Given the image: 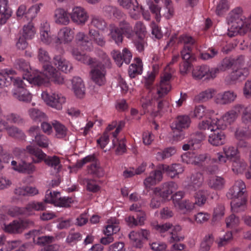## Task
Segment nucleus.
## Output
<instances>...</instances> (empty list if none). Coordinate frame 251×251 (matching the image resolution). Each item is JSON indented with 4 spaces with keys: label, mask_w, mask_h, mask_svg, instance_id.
<instances>
[{
    "label": "nucleus",
    "mask_w": 251,
    "mask_h": 251,
    "mask_svg": "<svg viewBox=\"0 0 251 251\" xmlns=\"http://www.w3.org/2000/svg\"><path fill=\"white\" fill-rule=\"evenodd\" d=\"M191 120L187 115L178 116L175 121L172 124L171 128L174 133V136H176L177 139L184 138L182 130L188 128L190 125Z\"/></svg>",
    "instance_id": "nucleus-9"
},
{
    "label": "nucleus",
    "mask_w": 251,
    "mask_h": 251,
    "mask_svg": "<svg viewBox=\"0 0 251 251\" xmlns=\"http://www.w3.org/2000/svg\"><path fill=\"white\" fill-rule=\"evenodd\" d=\"M60 193L58 192H50L48 191L45 196V202L46 203L53 204L56 205L57 201L59 199Z\"/></svg>",
    "instance_id": "nucleus-58"
},
{
    "label": "nucleus",
    "mask_w": 251,
    "mask_h": 251,
    "mask_svg": "<svg viewBox=\"0 0 251 251\" xmlns=\"http://www.w3.org/2000/svg\"><path fill=\"white\" fill-rule=\"evenodd\" d=\"M195 40L191 36L183 34L178 39V44H183L184 47L181 51V56L184 63H192L196 61V57L192 53L193 46L195 44Z\"/></svg>",
    "instance_id": "nucleus-6"
},
{
    "label": "nucleus",
    "mask_w": 251,
    "mask_h": 251,
    "mask_svg": "<svg viewBox=\"0 0 251 251\" xmlns=\"http://www.w3.org/2000/svg\"><path fill=\"white\" fill-rule=\"evenodd\" d=\"M169 102L165 100H161L158 102L157 104V113L158 114L162 115L167 112L171 111Z\"/></svg>",
    "instance_id": "nucleus-64"
},
{
    "label": "nucleus",
    "mask_w": 251,
    "mask_h": 251,
    "mask_svg": "<svg viewBox=\"0 0 251 251\" xmlns=\"http://www.w3.org/2000/svg\"><path fill=\"white\" fill-rule=\"evenodd\" d=\"M172 77L171 73L165 72L161 76L159 84L156 85V94L159 98H161L167 95L171 89L170 83Z\"/></svg>",
    "instance_id": "nucleus-14"
},
{
    "label": "nucleus",
    "mask_w": 251,
    "mask_h": 251,
    "mask_svg": "<svg viewBox=\"0 0 251 251\" xmlns=\"http://www.w3.org/2000/svg\"><path fill=\"white\" fill-rule=\"evenodd\" d=\"M29 234L33 238L34 243L40 246H44L55 241V238L52 236H43L38 237L36 239V236L40 234V230H39L30 231Z\"/></svg>",
    "instance_id": "nucleus-26"
},
{
    "label": "nucleus",
    "mask_w": 251,
    "mask_h": 251,
    "mask_svg": "<svg viewBox=\"0 0 251 251\" xmlns=\"http://www.w3.org/2000/svg\"><path fill=\"white\" fill-rule=\"evenodd\" d=\"M11 14V10L8 6V0H0V25L4 24Z\"/></svg>",
    "instance_id": "nucleus-30"
},
{
    "label": "nucleus",
    "mask_w": 251,
    "mask_h": 251,
    "mask_svg": "<svg viewBox=\"0 0 251 251\" xmlns=\"http://www.w3.org/2000/svg\"><path fill=\"white\" fill-rule=\"evenodd\" d=\"M216 91L213 88H209L200 93L195 97V100L199 102L206 101L212 99Z\"/></svg>",
    "instance_id": "nucleus-45"
},
{
    "label": "nucleus",
    "mask_w": 251,
    "mask_h": 251,
    "mask_svg": "<svg viewBox=\"0 0 251 251\" xmlns=\"http://www.w3.org/2000/svg\"><path fill=\"white\" fill-rule=\"evenodd\" d=\"M153 95V92L150 93V92H149L147 96H143L140 100L141 106L144 110L145 112L152 109L154 101L155 100V97Z\"/></svg>",
    "instance_id": "nucleus-37"
},
{
    "label": "nucleus",
    "mask_w": 251,
    "mask_h": 251,
    "mask_svg": "<svg viewBox=\"0 0 251 251\" xmlns=\"http://www.w3.org/2000/svg\"><path fill=\"white\" fill-rule=\"evenodd\" d=\"M87 172L88 174L99 177H102L105 174L103 169L100 166V163L97 161L88 166Z\"/></svg>",
    "instance_id": "nucleus-40"
},
{
    "label": "nucleus",
    "mask_w": 251,
    "mask_h": 251,
    "mask_svg": "<svg viewBox=\"0 0 251 251\" xmlns=\"http://www.w3.org/2000/svg\"><path fill=\"white\" fill-rule=\"evenodd\" d=\"M246 107L241 104L235 105L231 110L223 115L220 119L217 118L218 126L221 129H225L228 125L233 123L238 117L239 113L243 111Z\"/></svg>",
    "instance_id": "nucleus-8"
},
{
    "label": "nucleus",
    "mask_w": 251,
    "mask_h": 251,
    "mask_svg": "<svg viewBox=\"0 0 251 251\" xmlns=\"http://www.w3.org/2000/svg\"><path fill=\"white\" fill-rule=\"evenodd\" d=\"M72 90L75 97L82 99L85 96L86 88L84 82L79 76H74L71 79Z\"/></svg>",
    "instance_id": "nucleus-15"
},
{
    "label": "nucleus",
    "mask_w": 251,
    "mask_h": 251,
    "mask_svg": "<svg viewBox=\"0 0 251 251\" xmlns=\"http://www.w3.org/2000/svg\"><path fill=\"white\" fill-rule=\"evenodd\" d=\"M158 68V64H154L152 66V71L148 73V75L145 77V86L150 93L153 92V91L155 87L153 86V84Z\"/></svg>",
    "instance_id": "nucleus-32"
},
{
    "label": "nucleus",
    "mask_w": 251,
    "mask_h": 251,
    "mask_svg": "<svg viewBox=\"0 0 251 251\" xmlns=\"http://www.w3.org/2000/svg\"><path fill=\"white\" fill-rule=\"evenodd\" d=\"M28 114L30 118L35 122L41 121L46 118L44 112L34 108H30L28 110Z\"/></svg>",
    "instance_id": "nucleus-49"
},
{
    "label": "nucleus",
    "mask_w": 251,
    "mask_h": 251,
    "mask_svg": "<svg viewBox=\"0 0 251 251\" xmlns=\"http://www.w3.org/2000/svg\"><path fill=\"white\" fill-rule=\"evenodd\" d=\"M159 169L166 172L172 178L182 174L184 171L183 167L179 164H174L171 166L162 164L159 166Z\"/></svg>",
    "instance_id": "nucleus-25"
},
{
    "label": "nucleus",
    "mask_w": 251,
    "mask_h": 251,
    "mask_svg": "<svg viewBox=\"0 0 251 251\" xmlns=\"http://www.w3.org/2000/svg\"><path fill=\"white\" fill-rule=\"evenodd\" d=\"M251 126V105L244 109L241 115V124L236 129L235 137L239 140L249 138L251 136L249 128Z\"/></svg>",
    "instance_id": "nucleus-5"
},
{
    "label": "nucleus",
    "mask_w": 251,
    "mask_h": 251,
    "mask_svg": "<svg viewBox=\"0 0 251 251\" xmlns=\"http://www.w3.org/2000/svg\"><path fill=\"white\" fill-rule=\"evenodd\" d=\"M216 71L209 68L206 65H195L192 72V76L197 80L213 79L216 77Z\"/></svg>",
    "instance_id": "nucleus-10"
},
{
    "label": "nucleus",
    "mask_w": 251,
    "mask_h": 251,
    "mask_svg": "<svg viewBox=\"0 0 251 251\" xmlns=\"http://www.w3.org/2000/svg\"><path fill=\"white\" fill-rule=\"evenodd\" d=\"M246 185L243 180H237L229 190L227 197L229 199L246 197Z\"/></svg>",
    "instance_id": "nucleus-18"
},
{
    "label": "nucleus",
    "mask_w": 251,
    "mask_h": 251,
    "mask_svg": "<svg viewBox=\"0 0 251 251\" xmlns=\"http://www.w3.org/2000/svg\"><path fill=\"white\" fill-rule=\"evenodd\" d=\"M35 33V28L32 24L29 23L23 27V36L26 39H31L34 37Z\"/></svg>",
    "instance_id": "nucleus-57"
},
{
    "label": "nucleus",
    "mask_w": 251,
    "mask_h": 251,
    "mask_svg": "<svg viewBox=\"0 0 251 251\" xmlns=\"http://www.w3.org/2000/svg\"><path fill=\"white\" fill-rule=\"evenodd\" d=\"M38 59L41 63H50L51 59L48 52L43 48L38 50Z\"/></svg>",
    "instance_id": "nucleus-61"
},
{
    "label": "nucleus",
    "mask_w": 251,
    "mask_h": 251,
    "mask_svg": "<svg viewBox=\"0 0 251 251\" xmlns=\"http://www.w3.org/2000/svg\"><path fill=\"white\" fill-rule=\"evenodd\" d=\"M191 184L188 187V189L190 192L202 189L201 187L203 182V178L201 174L196 173L191 176Z\"/></svg>",
    "instance_id": "nucleus-35"
},
{
    "label": "nucleus",
    "mask_w": 251,
    "mask_h": 251,
    "mask_svg": "<svg viewBox=\"0 0 251 251\" xmlns=\"http://www.w3.org/2000/svg\"><path fill=\"white\" fill-rule=\"evenodd\" d=\"M71 53L73 57L78 61H81L82 63H96V61L92 58L81 52L77 48H73Z\"/></svg>",
    "instance_id": "nucleus-39"
},
{
    "label": "nucleus",
    "mask_w": 251,
    "mask_h": 251,
    "mask_svg": "<svg viewBox=\"0 0 251 251\" xmlns=\"http://www.w3.org/2000/svg\"><path fill=\"white\" fill-rule=\"evenodd\" d=\"M194 191L195 192L194 194L195 202H193L195 206H202L206 201V191L203 189Z\"/></svg>",
    "instance_id": "nucleus-43"
},
{
    "label": "nucleus",
    "mask_w": 251,
    "mask_h": 251,
    "mask_svg": "<svg viewBox=\"0 0 251 251\" xmlns=\"http://www.w3.org/2000/svg\"><path fill=\"white\" fill-rule=\"evenodd\" d=\"M232 210L234 212L244 211L247 207V197L230 199Z\"/></svg>",
    "instance_id": "nucleus-33"
},
{
    "label": "nucleus",
    "mask_w": 251,
    "mask_h": 251,
    "mask_svg": "<svg viewBox=\"0 0 251 251\" xmlns=\"http://www.w3.org/2000/svg\"><path fill=\"white\" fill-rule=\"evenodd\" d=\"M162 179V173L160 170H154L150 173L149 176L144 180V183L146 188L156 184Z\"/></svg>",
    "instance_id": "nucleus-29"
},
{
    "label": "nucleus",
    "mask_w": 251,
    "mask_h": 251,
    "mask_svg": "<svg viewBox=\"0 0 251 251\" xmlns=\"http://www.w3.org/2000/svg\"><path fill=\"white\" fill-rule=\"evenodd\" d=\"M225 214V207L222 205H218L214 208L212 215V221L215 222L220 220Z\"/></svg>",
    "instance_id": "nucleus-60"
},
{
    "label": "nucleus",
    "mask_w": 251,
    "mask_h": 251,
    "mask_svg": "<svg viewBox=\"0 0 251 251\" xmlns=\"http://www.w3.org/2000/svg\"><path fill=\"white\" fill-rule=\"evenodd\" d=\"M109 29L108 36L109 38L118 46L121 45L123 41V35L130 39L134 34L132 26L125 21L120 22L119 26L114 24L110 25Z\"/></svg>",
    "instance_id": "nucleus-4"
},
{
    "label": "nucleus",
    "mask_w": 251,
    "mask_h": 251,
    "mask_svg": "<svg viewBox=\"0 0 251 251\" xmlns=\"http://www.w3.org/2000/svg\"><path fill=\"white\" fill-rule=\"evenodd\" d=\"M214 241V237L212 234L206 235L203 239L199 251H208Z\"/></svg>",
    "instance_id": "nucleus-51"
},
{
    "label": "nucleus",
    "mask_w": 251,
    "mask_h": 251,
    "mask_svg": "<svg viewBox=\"0 0 251 251\" xmlns=\"http://www.w3.org/2000/svg\"><path fill=\"white\" fill-rule=\"evenodd\" d=\"M178 188L177 184L173 181L164 183L160 188V196L164 201H168L169 196Z\"/></svg>",
    "instance_id": "nucleus-21"
},
{
    "label": "nucleus",
    "mask_w": 251,
    "mask_h": 251,
    "mask_svg": "<svg viewBox=\"0 0 251 251\" xmlns=\"http://www.w3.org/2000/svg\"><path fill=\"white\" fill-rule=\"evenodd\" d=\"M230 163L231 170L235 174H243L248 167L247 162L240 156L231 160Z\"/></svg>",
    "instance_id": "nucleus-24"
},
{
    "label": "nucleus",
    "mask_w": 251,
    "mask_h": 251,
    "mask_svg": "<svg viewBox=\"0 0 251 251\" xmlns=\"http://www.w3.org/2000/svg\"><path fill=\"white\" fill-rule=\"evenodd\" d=\"M41 6H42V3L35 4L31 6L25 13V18H26L28 21H32L39 12Z\"/></svg>",
    "instance_id": "nucleus-56"
},
{
    "label": "nucleus",
    "mask_w": 251,
    "mask_h": 251,
    "mask_svg": "<svg viewBox=\"0 0 251 251\" xmlns=\"http://www.w3.org/2000/svg\"><path fill=\"white\" fill-rule=\"evenodd\" d=\"M234 65L232 72L226 78V81L229 84H234L237 82H241L245 79L249 75L251 69L250 64H239Z\"/></svg>",
    "instance_id": "nucleus-7"
},
{
    "label": "nucleus",
    "mask_w": 251,
    "mask_h": 251,
    "mask_svg": "<svg viewBox=\"0 0 251 251\" xmlns=\"http://www.w3.org/2000/svg\"><path fill=\"white\" fill-rule=\"evenodd\" d=\"M209 111L202 105L195 106L193 111V116L198 119H201L208 115Z\"/></svg>",
    "instance_id": "nucleus-53"
},
{
    "label": "nucleus",
    "mask_w": 251,
    "mask_h": 251,
    "mask_svg": "<svg viewBox=\"0 0 251 251\" xmlns=\"http://www.w3.org/2000/svg\"><path fill=\"white\" fill-rule=\"evenodd\" d=\"M119 230L120 227L118 221L115 218H111L107 221V225L104 230V233L107 236H110L116 233Z\"/></svg>",
    "instance_id": "nucleus-38"
},
{
    "label": "nucleus",
    "mask_w": 251,
    "mask_h": 251,
    "mask_svg": "<svg viewBox=\"0 0 251 251\" xmlns=\"http://www.w3.org/2000/svg\"><path fill=\"white\" fill-rule=\"evenodd\" d=\"M52 125L55 131V136L57 138L63 139L67 136L68 130L64 125L57 121Z\"/></svg>",
    "instance_id": "nucleus-44"
},
{
    "label": "nucleus",
    "mask_w": 251,
    "mask_h": 251,
    "mask_svg": "<svg viewBox=\"0 0 251 251\" xmlns=\"http://www.w3.org/2000/svg\"><path fill=\"white\" fill-rule=\"evenodd\" d=\"M70 17L74 23L79 25H84L88 19L87 12L80 6H76L73 9Z\"/></svg>",
    "instance_id": "nucleus-17"
},
{
    "label": "nucleus",
    "mask_w": 251,
    "mask_h": 251,
    "mask_svg": "<svg viewBox=\"0 0 251 251\" xmlns=\"http://www.w3.org/2000/svg\"><path fill=\"white\" fill-rule=\"evenodd\" d=\"M36 170V166L33 164V162H26L25 161H22V168L20 173L31 175L33 174Z\"/></svg>",
    "instance_id": "nucleus-54"
},
{
    "label": "nucleus",
    "mask_w": 251,
    "mask_h": 251,
    "mask_svg": "<svg viewBox=\"0 0 251 251\" xmlns=\"http://www.w3.org/2000/svg\"><path fill=\"white\" fill-rule=\"evenodd\" d=\"M118 2L123 8L129 11L130 16L132 18L134 19L138 18V15L136 14H132V12L138 11L139 4L137 0H118Z\"/></svg>",
    "instance_id": "nucleus-28"
},
{
    "label": "nucleus",
    "mask_w": 251,
    "mask_h": 251,
    "mask_svg": "<svg viewBox=\"0 0 251 251\" xmlns=\"http://www.w3.org/2000/svg\"><path fill=\"white\" fill-rule=\"evenodd\" d=\"M198 127L201 130L208 129L212 131L214 128H219L218 126L217 118H208L206 120H203L200 122Z\"/></svg>",
    "instance_id": "nucleus-41"
},
{
    "label": "nucleus",
    "mask_w": 251,
    "mask_h": 251,
    "mask_svg": "<svg viewBox=\"0 0 251 251\" xmlns=\"http://www.w3.org/2000/svg\"><path fill=\"white\" fill-rule=\"evenodd\" d=\"M229 8V5L227 0H221L218 4L216 12L219 16L223 15Z\"/></svg>",
    "instance_id": "nucleus-59"
},
{
    "label": "nucleus",
    "mask_w": 251,
    "mask_h": 251,
    "mask_svg": "<svg viewBox=\"0 0 251 251\" xmlns=\"http://www.w3.org/2000/svg\"><path fill=\"white\" fill-rule=\"evenodd\" d=\"M226 223L227 227L234 228L239 225L240 220L238 217L232 214L226 219Z\"/></svg>",
    "instance_id": "nucleus-63"
},
{
    "label": "nucleus",
    "mask_w": 251,
    "mask_h": 251,
    "mask_svg": "<svg viewBox=\"0 0 251 251\" xmlns=\"http://www.w3.org/2000/svg\"><path fill=\"white\" fill-rule=\"evenodd\" d=\"M44 162L56 172H60L62 169L60 158L56 155L47 156Z\"/></svg>",
    "instance_id": "nucleus-36"
},
{
    "label": "nucleus",
    "mask_w": 251,
    "mask_h": 251,
    "mask_svg": "<svg viewBox=\"0 0 251 251\" xmlns=\"http://www.w3.org/2000/svg\"><path fill=\"white\" fill-rule=\"evenodd\" d=\"M149 233L148 230L142 229L138 231L130 232L128 236L133 245L137 248H140L143 245V240L148 239Z\"/></svg>",
    "instance_id": "nucleus-20"
},
{
    "label": "nucleus",
    "mask_w": 251,
    "mask_h": 251,
    "mask_svg": "<svg viewBox=\"0 0 251 251\" xmlns=\"http://www.w3.org/2000/svg\"><path fill=\"white\" fill-rule=\"evenodd\" d=\"M143 72L142 64H131L128 68V74L131 78H134L141 75Z\"/></svg>",
    "instance_id": "nucleus-55"
},
{
    "label": "nucleus",
    "mask_w": 251,
    "mask_h": 251,
    "mask_svg": "<svg viewBox=\"0 0 251 251\" xmlns=\"http://www.w3.org/2000/svg\"><path fill=\"white\" fill-rule=\"evenodd\" d=\"M74 32L69 27H64L59 30L57 37H54V43L56 44L68 43L74 38Z\"/></svg>",
    "instance_id": "nucleus-19"
},
{
    "label": "nucleus",
    "mask_w": 251,
    "mask_h": 251,
    "mask_svg": "<svg viewBox=\"0 0 251 251\" xmlns=\"http://www.w3.org/2000/svg\"><path fill=\"white\" fill-rule=\"evenodd\" d=\"M219 129L214 128L208 135V142L213 146L221 145L225 142V135L222 131L219 130Z\"/></svg>",
    "instance_id": "nucleus-27"
},
{
    "label": "nucleus",
    "mask_w": 251,
    "mask_h": 251,
    "mask_svg": "<svg viewBox=\"0 0 251 251\" xmlns=\"http://www.w3.org/2000/svg\"><path fill=\"white\" fill-rule=\"evenodd\" d=\"M8 220V217L6 215L5 220L1 223L2 229L7 233H19L22 232L27 226L26 221L15 220L11 223L6 224L5 222Z\"/></svg>",
    "instance_id": "nucleus-13"
},
{
    "label": "nucleus",
    "mask_w": 251,
    "mask_h": 251,
    "mask_svg": "<svg viewBox=\"0 0 251 251\" xmlns=\"http://www.w3.org/2000/svg\"><path fill=\"white\" fill-rule=\"evenodd\" d=\"M174 206L178 211L184 214L190 212L195 208V205L191 201L185 199L182 201L174 199Z\"/></svg>",
    "instance_id": "nucleus-22"
},
{
    "label": "nucleus",
    "mask_w": 251,
    "mask_h": 251,
    "mask_svg": "<svg viewBox=\"0 0 251 251\" xmlns=\"http://www.w3.org/2000/svg\"><path fill=\"white\" fill-rule=\"evenodd\" d=\"M210 218V214L207 212L201 211L194 215V222L198 225H202L207 222Z\"/></svg>",
    "instance_id": "nucleus-52"
},
{
    "label": "nucleus",
    "mask_w": 251,
    "mask_h": 251,
    "mask_svg": "<svg viewBox=\"0 0 251 251\" xmlns=\"http://www.w3.org/2000/svg\"><path fill=\"white\" fill-rule=\"evenodd\" d=\"M133 42L136 50L140 52L143 51L145 47L147 46V43L143 37H137L133 39Z\"/></svg>",
    "instance_id": "nucleus-62"
},
{
    "label": "nucleus",
    "mask_w": 251,
    "mask_h": 251,
    "mask_svg": "<svg viewBox=\"0 0 251 251\" xmlns=\"http://www.w3.org/2000/svg\"><path fill=\"white\" fill-rule=\"evenodd\" d=\"M92 26L97 28L99 30H104L107 26L105 21L98 16H93L92 17L91 24L89 27Z\"/></svg>",
    "instance_id": "nucleus-46"
},
{
    "label": "nucleus",
    "mask_w": 251,
    "mask_h": 251,
    "mask_svg": "<svg viewBox=\"0 0 251 251\" xmlns=\"http://www.w3.org/2000/svg\"><path fill=\"white\" fill-rule=\"evenodd\" d=\"M13 97L20 101L29 102L32 100V94L25 88L22 89H13Z\"/></svg>",
    "instance_id": "nucleus-34"
},
{
    "label": "nucleus",
    "mask_w": 251,
    "mask_h": 251,
    "mask_svg": "<svg viewBox=\"0 0 251 251\" xmlns=\"http://www.w3.org/2000/svg\"><path fill=\"white\" fill-rule=\"evenodd\" d=\"M69 14L63 9H57L54 11V20L55 23L62 25H67L70 22Z\"/></svg>",
    "instance_id": "nucleus-31"
},
{
    "label": "nucleus",
    "mask_w": 251,
    "mask_h": 251,
    "mask_svg": "<svg viewBox=\"0 0 251 251\" xmlns=\"http://www.w3.org/2000/svg\"><path fill=\"white\" fill-rule=\"evenodd\" d=\"M237 98V94L232 91H226L219 93L215 97V101L219 104H227L233 102Z\"/></svg>",
    "instance_id": "nucleus-23"
},
{
    "label": "nucleus",
    "mask_w": 251,
    "mask_h": 251,
    "mask_svg": "<svg viewBox=\"0 0 251 251\" xmlns=\"http://www.w3.org/2000/svg\"><path fill=\"white\" fill-rule=\"evenodd\" d=\"M106 69L104 64H93L90 75L91 79L97 85H103L106 82Z\"/></svg>",
    "instance_id": "nucleus-11"
},
{
    "label": "nucleus",
    "mask_w": 251,
    "mask_h": 251,
    "mask_svg": "<svg viewBox=\"0 0 251 251\" xmlns=\"http://www.w3.org/2000/svg\"><path fill=\"white\" fill-rule=\"evenodd\" d=\"M160 188L156 187L153 190V196L150 203V206L153 209L159 207L163 202H165L163 200H160L161 198L160 196L159 193Z\"/></svg>",
    "instance_id": "nucleus-47"
},
{
    "label": "nucleus",
    "mask_w": 251,
    "mask_h": 251,
    "mask_svg": "<svg viewBox=\"0 0 251 251\" xmlns=\"http://www.w3.org/2000/svg\"><path fill=\"white\" fill-rule=\"evenodd\" d=\"M88 35L83 32H79L75 35L76 43L81 50L91 51L93 48L92 41L101 47L105 45L104 38L98 30L89 27Z\"/></svg>",
    "instance_id": "nucleus-2"
},
{
    "label": "nucleus",
    "mask_w": 251,
    "mask_h": 251,
    "mask_svg": "<svg viewBox=\"0 0 251 251\" xmlns=\"http://www.w3.org/2000/svg\"><path fill=\"white\" fill-rule=\"evenodd\" d=\"M19 64L20 69L23 72V79L30 84L39 86L48 83L50 80L55 84L61 85L65 82L63 76L51 64H44L42 72L37 71L32 74L29 64Z\"/></svg>",
    "instance_id": "nucleus-1"
},
{
    "label": "nucleus",
    "mask_w": 251,
    "mask_h": 251,
    "mask_svg": "<svg viewBox=\"0 0 251 251\" xmlns=\"http://www.w3.org/2000/svg\"><path fill=\"white\" fill-rule=\"evenodd\" d=\"M223 151L226 158L230 160V162L231 160L240 156L237 149L232 146H225L223 148Z\"/></svg>",
    "instance_id": "nucleus-50"
},
{
    "label": "nucleus",
    "mask_w": 251,
    "mask_h": 251,
    "mask_svg": "<svg viewBox=\"0 0 251 251\" xmlns=\"http://www.w3.org/2000/svg\"><path fill=\"white\" fill-rule=\"evenodd\" d=\"M41 97L48 105L57 110L61 109L62 104L66 102V98L59 93H53L49 95L47 92L44 91Z\"/></svg>",
    "instance_id": "nucleus-12"
},
{
    "label": "nucleus",
    "mask_w": 251,
    "mask_h": 251,
    "mask_svg": "<svg viewBox=\"0 0 251 251\" xmlns=\"http://www.w3.org/2000/svg\"><path fill=\"white\" fill-rule=\"evenodd\" d=\"M124 122H121L118 126L116 128L114 132H112L114 139L112 140L113 147L115 149V152L117 154L120 155L124 153L126 151V144L124 139L119 140L117 136L124 127Z\"/></svg>",
    "instance_id": "nucleus-16"
},
{
    "label": "nucleus",
    "mask_w": 251,
    "mask_h": 251,
    "mask_svg": "<svg viewBox=\"0 0 251 251\" xmlns=\"http://www.w3.org/2000/svg\"><path fill=\"white\" fill-rule=\"evenodd\" d=\"M225 181L223 178L218 176H211L208 181L209 187L214 190H221L225 185Z\"/></svg>",
    "instance_id": "nucleus-42"
},
{
    "label": "nucleus",
    "mask_w": 251,
    "mask_h": 251,
    "mask_svg": "<svg viewBox=\"0 0 251 251\" xmlns=\"http://www.w3.org/2000/svg\"><path fill=\"white\" fill-rule=\"evenodd\" d=\"M242 9L238 7L231 11L227 16V21L229 25L227 35L230 37L244 32L247 19L242 16Z\"/></svg>",
    "instance_id": "nucleus-3"
},
{
    "label": "nucleus",
    "mask_w": 251,
    "mask_h": 251,
    "mask_svg": "<svg viewBox=\"0 0 251 251\" xmlns=\"http://www.w3.org/2000/svg\"><path fill=\"white\" fill-rule=\"evenodd\" d=\"M45 209L46 206L45 202L32 201L27 205L25 213L27 214H30L32 210L42 211Z\"/></svg>",
    "instance_id": "nucleus-48"
}]
</instances>
